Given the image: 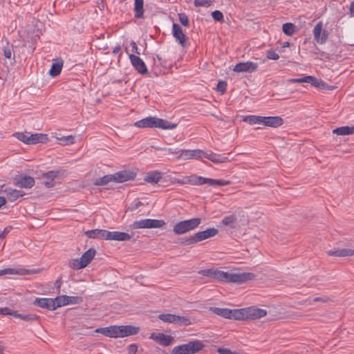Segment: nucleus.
I'll return each mask as SVG.
<instances>
[{"label": "nucleus", "instance_id": "nucleus-1", "mask_svg": "<svg viewBox=\"0 0 354 354\" xmlns=\"http://www.w3.org/2000/svg\"><path fill=\"white\" fill-rule=\"evenodd\" d=\"M212 279L227 283H242L255 278L252 272H230L214 269Z\"/></svg>", "mask_w": 354, "mask_h": 354}, {"label": "nucleus", "instance_id": "nucleus-2", "mask_svg": "<svg viewBox=\"0 0 354 354\" xmlns=\"http://www.w3.org/2000/svg\"><path fill=\"white\" fill-rule=\"evenodd\" d=\"M171 182L174 184L176 183L179 185L189 184L192 185H202L204 184H207L209 186H225L230 184V181L229 180L204 178L194 174L183 176L182 178H175L172 180Z\"/></svg>", "mask_w": 354, "mask_h": 354}, {"label": "nucleus", "instance_id": "nucleus-3", "mask_svg": "<svg viewBox=\"0 0 354 354\" xmlns=\"http://www.w3.org/2000/svg\"><path fill=\"white\" fill-rule=\"evenodd\" d=\"M109 337H124L136 335L139 331V328L133 326H111L105 328H99L95 330Z\"/></svg>", "mask_w": 354, "mask_h": 354}, {"label": "nucleus", "instance_id": "nucleus-4", "mask_svg": "<svg viewBox=\"0 0 354 354\" xmlns=\"http://www.w3.org/2000/svg\"><path fill=\"white\" fill-rule=\"evenodd\" d=\"M204 346L201 340L190 341L187 344L175 346L171 354H194L201 351Z\"/></svg>", "mask_w": 354, "mask_h": 354}, {"label": "nucleus", "instance_id": "nucleus-5", "mask_svg": "<svg viewBox=\"0 0 354 354\" xmlns=\"http://www.w3.org/2000/svg\"><path fill=\"white\" fill-rule=\"evenodd\" d=\"M201 223V219L200 218L185 220L177 223L174 226L173 231L176 234H183L196 229Z\"/></svg>", "mask_w": 354, "mask_h": 354}, {"label": "nucleus", "instance_id": "nucleus-6", "mask_svg": "<svg viewBox=\"0 0 354 354\" xmlns=\"http://www.w3.org/2000/svg\"><path fill=\"white\" fill-rule=\"evenodd\" d=\"M165 224L163 220L146 218L134 221L130 227L133 230L160 228Z\"/></svg>", "mask_w": 354, "mask_h": 354}, {"label": "nucleus", "instance_id": "nucleus-7", "mask_svg": "<svg viewBox=\"0 0 354 354\" xmlns=\"http://www.w3.org/2000/svg\"><path fill=\"white\" fill-rule=\"evenodd\" d=\"M266 315V310L261 308L249 307L239 309V320L260 319Z\"/></svg>", "mask_w": 354, "mask_h": 354}, {"label": "nucleus", "instance_id": "nucleus-8", "mask_svg": "<svg viewBox=\"0 0 354 354\" xmlns=\"http://www.w3.org/2000/svg\"><path fill=\"white\" fill-rule=\"evenodd\" d=\"M209 310L214 314L226 319H234L236 320H239V309H228L211 307Z\"/></svg>", "mask_w": 354, "mask_h": 354}, {"label": "nucleus", "instance_id": "nucleus-9", "mask_svg": "<svg viewBox=\"0 0 354 354\" xmlns=\"http://www.w3.org/2000/svg\"><path fill=\"white\" fill-rule=\"evenodd\" d=\"M56 308L69 304H79L83 301L82 297L60 295L55 298Z\"/></svg>", "mask_w": 354, "mask_h": 354}, {"label": "nucleus", "instance_id": "nucleus-10", "mask_svg": "<svg viewBox=\"0 0 354 354\" xmlns=\"http://www.w3.org/2000/svg\"><path fill=\"white\" fill-rule=\"evenodd\" d=\"M314 40L319 44H324L328 38V32L323 28V22L319 21L313 29Z\"/></svg>", "mask_w": 354, "mask_h": 354}, {"label": "nucleus", "instance_id": "nucleus-11", "mask_svg": "<svg viewBox=\"0 0 354 354\" xmlns=\"http://www.w3.org/2000/svg\"><path fill=\"white\" fill-rule=\"evenodd\" d=\"M0 314L3 315H12L16 318L21 319L26 322H33L39 319V316L35 314H20L10 310L9 308H0Z\"/></svg>", "mask_w": 354, "mask_h": 354}, {"label": "nucleus", "instance_id": "nucleus-12", "mask_svg": "<svg viewBox=\"0 0 354 354\" xmlns=\"http://www.w3.org/2000/svg\"><path fill=\"white\" fill-rule=\"evenodd\" d=\"M33 304L38 307L49 310H54L56 308L55 299L51 298H36Z\"/></svg>", "mask_w": 354, "mask_h": 354}, {"label": "nucleus", "instance_id": "nucleus-13", "mask_svg": "<svg viewBox=\"0 0 354 354\" xmlns=\"http://www.w3.org/2000/svg\"><path fill=\"white\" fill-rule=\"evenodd\" d=\"M136 174L131 170H122L113 174L114 182L124 183L127 180H133Z\"/></svg>", "mask_w": 354, "mask_h": 354}, {"label": "nucleus", "instance_id": "nucleus-14", "mask_svg": "<svg viewBox=\"0 0 354 354\" xmlns=\"http://www.w3.org/2000/svg\"><path fill=\"white\" fill-rule=\"evenodd\" d=\"M172 35L176 40L182 46H185L187 41V37L183 32L182 28L178 24L174 23L172 25Z\"/></svg>", "mask_w": 354, "mask_h": 354}, {"label": "nucleus", "instance_id": "nucleus-15", "mask_svg": "<svg viewBox=\"0 0 354 354\" xmlns=\"http://www.w3.org/2000/svg\"><path fill=\"white\" fill-rule=\"evenodd\" d=\"M202 150L195 149V150H189V149H180V152L178 153V156L177 159H182L184 160H190L194 158H201Z\"/></svg>", "mask_w": 354, "mask_h": 354}, {"label": "nucleus", "instance_id": "nucleus-16", "mask_svg": "<svg viewBox=\"0 0 354 354\" xmlns=\"http://www.w3.org/2000/svg\"><path fill=\"white\" fill-rule=\"evenodd\" d=\"M258 64L252 62H240L236 64L234 68L235 72H248L252 73L257 71Z\"/></svg>", "mask_w": 354, "mask_h": 354}, {"label": "nucleus", "instance_id": "nucleus-17", "mask_svg": "<svg viewBox=\"0 0 354 354\" xmlns=\"http://www.w3.org/2000/svg\"><path fill=\"white\" fill-rule=\"evenodd\" d=\"M129 57L133 66L138 73L141 74H146L147 73V68L145 62L138 56L130 54Z\"/></svg>", "mask_w": 354, "mask_h": 354}, {"label": "nucleus", "instance_id": "nucleus-18", "mask_svg": "<svg viewBox=\"0 0 354 354\" xmlns=\"http://www.w3.org/2000/svg\"><path fill=\"white\" fill-rule=\"evenodd\" d=\"M283 124V120L279 116H262V124L266 127L277 128Z\"/></svg>", "mask_w": 354, "mask_h": 354}, {"label": "nucleus", "instance_id": "nucleus-19", "mask_svg": "<svg viewBox=\"0 0 354 354\" xmlns=\"http://www.w3.org/2000/svg\"><path fill=\"white\" fill-rule=\"evenodd\" d=\"M15 185L20 188H31L35 185V180L28 176H19L15 179Z\"/></svg>", "mask_w": 354, "mask_h": 354}, {"label": "nucleus", "instance_id": "nucleus-20", "mask_svg": "<svg viewBox=\"0 0 354 354\" xmlns=\"http://www.w3.org/2000/svg\"><path fill=\"white\" fill-rule=\"evenodd\" d=\"M150 338L165 346L170 345L174 341L172 336L165 335L164 333H152Z\"/></svg>", "mask_w": 354, "mask_h": 354}, {"label": "nucleus", "instance_id": "nucleus-21", "mask_svg": "<svg viewBox=\"0 0 354 354\" xmlns=\"http://www.w3.org/2000/svg\"><path fill=\"white\" fill-rule=\"evenodd\" d=\"M290 82L293 83H302V82H306L310 84L312 86H325L324 84V82L317 79L316 77L313 76H306L302 78H296V79H290L289 80Z\"/></svg>", "mask_w": 354, "mask_h": 354}, {"label": "nucleus", "instance_id": "nucleus-22", "mask_svg": "<svg viewBox=\"0 0 354 354\" xmlns=\"http://www.w3.org/2000/svg\"><path fill=\"white\" fill-rule=\"evenodd\" d=\"M131 238V236L127 233L123 232H107V239L106 240H114V241H129Z\"/></svg>", "mask_w": 354, "mask_h": 354}, {"label": "nucleus", "instance_id": "nucleus-23", "mask_svg": "<svg viewBox=\"0 0 354 354\" xmlns=\"http://www.w3.org/2000/svg\"><path fill=\"white\" fill-rule=\"evenodd\" d=\"M156 117H147L135 122L134 125L138 128H156Z\"/></svg>", "mask_w": 354, "mask_h": 354}, {"label": "nucleus", "instance_id": "nucleus-24", "mask_svg": "<svg viewBox=\"0 0 354 354\" xmlns=\"http://www.w3.org/2000/svg\"><path fill=\"white\" fill-rule=\"evenodd\" d=\"M218 233V231L216 228H209L206 230L198 232L196 233V238L198 241H202L207 239L213 237Z\"/></svg>", "mask_w": 354, "mask_h": 354}, {"label": "nucleus", "instance_id": "nucleus-25", "mask_svg": "<svg viewBox=\"0 0 354 354\" xmlns=\"http://www.w3.org/2000/svg\"><path fill=\"white\" fill-rule=\"evenodd\" d=\"M107 232L106 230L95 229L92 230H88L85 232V234L88 238L90 239H97L106 240Z\"/></svg>", "mask_w": 354, "mask_h": 354}, {"label": "nucleus", "instance_id": "nucleus-26", "mask_svg": "<svg viewBox=\"0 0 354 354\" xmlns=\"http://www.w3.org/2000/svg\"><path fill=\"white\" fill-rule=\"evenodd\" d=\"M237 221V216L232 214L223 217V218L220 222V225L229 227L231 229H234L236 227Z\"/></svg>", "mask_w": 354, "mask_h": 354}, {"label": "nucleus", "instance_id": "nucleus-27", "mask_svg": "<svg viewBox=\"0 0 354 354\" xmlns=\"http://www.w3.org/2000/svg\"><path fill=\"white\" fill-rule=\"evenodd\" d=\"M5 193L8 199L10 201H15L19 197L24 195V192L20 190L13 189L9 187L5 188Z\"/></svg>", "mask_w": 354, "mask_h": 354}, {"label": "nucleus", "instance_id": "nucleus-28", "mask_svg": "<svg viewBox=\"0 0 354 354\" xmlns=\"http://www.w3.org/2000/svg\"><path fill=\"white\" fill-rule=\"evenodd\" d=\"M48 140L46 134L34 133L30 135L29 145H35L37 143H44Z\"/></svg>", "mask_w": 354, "mask_h": 354}, {"label": "nucleus", "instance_id": "nucleus-29", "mask_svg": "<svg viewBox=\"0 0 354 354\" xmlns=\"http://www.w3.org/2000/svg\"><path fill=\"white\" fill-rule=\"evenodd\" d=\"M96 251L93 248H90L86 252H85L82 256L81 257V260L82 261L83 263L85 264V266L86 267L91 261L93 260L95 255Z\"/></svg>", "mask_w": 354, "mask_h": 354}, {"label": "nucleus", "instance_id": "nucleus-30", "mask_svg": "<svg viewBox=\"0 0 354 354\" xmlns=\"http://www.w3.org/2000/svg\"><path fill=\"white\" fill-rule=\"evenodd\" d=\"M161 178V173L157 171H154L148 173L145 177V180L149 183H157Z\"/></svg>", "mask_w": 354, "mask_h": 354}, {"label": "nucleus", "instance_id": "nucleus-31", "mask_svg": "<svg viewBox=\"0 0 354 354\" xmlns=\"http://www.w3.org/2000/svg\"><path fill=\"white\" fill-rule=\"evenodd\" d=\"M333 133L339 136L354 134V127H341L333 130Z\"/></svg>", "mask_w": 354, "mask_h": 354}, {"label": "nucleus", "instance_id": "nucleus-32", "mask_svg": "<svg viewBox=\"0 0 354 354\" xmlns=\"http://www.w3.org/2000/svg\"><path fill=\"white\" fill-rule=\"evenodd\" d=\"M176 124L174 123H171L169 121L166 120L160 119L157 118L156 120V128H160L162 129H172L176 127Z\"/></svg>", "mask_w": 354, "mask_h": 354}, {"label": "nucleus", "instance_id": "nucleus-33", "mask_svg": "<svg viewBox=\"0 0 354 354\" xmlns=\"http://www.w3.org/2000/svg\"><path fill=\"white\" fill-rule=\"evenodd\" d=\"M143 0H135L134 13L135 17L140 19L143 17Z\"/></svg>", "mask_w": 354, "mask_h": 354}, {"label": "nucleus", "instance_id": "nucleus-34", "mask_svg": "<svg viewBox=\"0 0 354 354\" xmlns=\"http://www.w3.org/2000/svg\"><path fill=\"white\" fill-rule=\"evenodd\" d=\"M113 174L106 175L102 178H97L94 182L95 185L102 186L107 185L109 182H114Z\"/></svg>", "mask_w": 354, "mask_h": 354}, {"label": "nucleus", "instance_id": "nucleus-35", "mask_svg": "<svg viewBox=\"0 0 354 354\" xmlns=\"http://www.w3.org/2000/svg\"><path fill=\"white\" fill-rule=\"evenodd\" d=\"M154 149L157 151H167L168 154L175 156L176 158H178V153L180 152V149L178 147L171 146L169 147H154Z\"/></svg>", "mask_w": 354, "mask_h": 354}, {"label": "nucleus", "instance_id": "nucleus-36", "mask_svg": "<svg viewBox=\"0 0 354 354\" xmlns=\"http://www.w3.org/2000/svg\"><path fill=\"white\" fill-rule=\"evenodd\" d=\"M12 46H6L3 48V55L6 59L9 60V64L11 66L15 62V55L12 56Z\"/></svg>", "mask_w": 354, "mask_h": 354}, {"label": "nucleus", "instance_id": "nucleus-37", "mask_svg": "<svg viewBox=\"0 0 354 354\" xmlns=\"http://www.w3.org/2000/svg\"><path fill=\"white\" fill-rule=\"evenodd\" d=\"M62 62L53 63L49 72L50 75L52 77H56L59 75L62 68Z\"/></svg>", "mask_w": 354, "mask_h": 354}, {"label": "nucleus", "instance_id": "nucleus-38", "mask_svg": "<svg viewBox=\"0 0 354 354\" xmlns=\"http://www.w3.org/2000/svg\"><path fill=\"white\" fill-rule=\"evenodd\" d=\"M158 319L166 323L174 324L176 319V315L169 313H164L158 315Z\"/></svg>", "mask_w": 354, "mask_h": 354}, {"label": "nucleus", "instance_id": "nucleus-39", "mask_svg": "<svg viewBox=\"0 0 354 354\" xmlns=\"http://www.w3.org/2000/svg\"><path fill=\"white\" fill-rule=\"evenodd\" d=\"M175 324L187 326L191 325L192 322L189 316L176 315Z\"/></svg>", "mask_w": 354, "mask_h": 354}, {"label": "nucleus", "instance_id": "nucleus-40", "mask_svg": "<svg viewBox=\"0 0 354 354\" xmlns=\"http://www.w3.org/2000/svg\"><path fill=\"white\" fill-rule=\"evenodd\" d=\"M243 121L250 124H262V116L248 115L244 118Z\"/></svg>", "mask_w": 354, "mask_h": 354}, {"label": "nucleus", "instance_id": "nucleus-41", "mask_svg": "<svg viewBox=\"0 0 354 354\" xmlns=\"http://www.w3.org/2000/svg\"><path fill=\"white\" fill-rule=\"evenodd\" d=\"M68 266L74 270H80L85 268V264L83 263L81 259H72L69 261Z\"/></svg>", "mask_w": 354, "mask_h": 354}, {"label": "nucleus", "instance_id": "nucleus-42", "mask_svg": "<svg viewBox=\"0 0 354 354\" xmlns=\"http://www.w3.org/2000/svg\"><path fill=\"white\" fill-rule=\"evenodd\" d=\"M283 32L285 35L291 36L295 30V26L292 23H286L283 25Z\"/></svg>", "mask_w": 354, "mask_h": 354}, {"label": "nucleus", "instance_id": "nucleus-43", "mask_svg": "<svg viewBox=\"0 0 354 354\" xmlns=\"http://www.w3.org/2000/svg\"><path fill=\"white\" fill-rule=\"evenodd\" d=\"M210 160L214 163H221L230 161L227 157L214 153V155H210Z\"/></svg>", "mask_w": 354, "mask_h": 354}, {"label": "nucleus", "instance_id": "nucleus-44", "mask_svg": "<svg viewBox=\"0 0 354 354\" xmlns=\"http://www.w3.org/2000/svg\"><path fill=\"white\" fill-rule=\"evenodd\" d=\"M30 135V134L29 133L17 132L14 134V136L16 137L19 140L29 145Z\"/></svg>", "mask_w": 354, "mask_h": 354}, {"label": "nucleus", "instance_id": "nucleus-45", "mask_svg": "<svg viewBox=\"0 0 354 354\" xmlns=\"http://www.w3.org/2000/svg\"><path fill=\"white\" fill-rule=\"evenodd\" d=\"M36 272H37V271H30L28 270H24V272H19L15 271L14 269L6 268V269L0 270V276L5 274H19V273H20V274H30V273H36Z\"/></svg>", "mask_w": 354, "mask_h": 354}, {"label": "nucleus", "instance_id": "nucleus-46", "mask_svg": "<svg viewBox=\"0 0 354 354\" xmlns=\"http://www.w3.org/2000/svg\"><path fill=\"white\" fill-rule=\"evenodd\" d=\"M178 19L181 24L185 27H189V20L188 17L185 13H179Z\"/></svg>", "mask_w": 354, "mask_h": 354}, {"label": "nucleus", "instance_id": "nucleus-47", "mask_svg": "<svg viewBox=\"0 0 354 354\" xmlns=\"http://www.w3.org/2000/svg\"><path fill=\"white\" fill-rule=\"evenodd\" d=\"M212 3L210 0H194V1L196 7L203 6L207 8L212 5Z\"/></svg>", "mask_w": 354, "mask_h": 354}, {"label": "nucleus", "instance_id": "nucleus-48", "mask_svg": "<svg viewBox=\"0 0 354 354\" xmlns=\"http://www.w3.org/2000/svg\"><path fill=\"white\" fill-rule=\"evenodd\" d=\"M198 240L196 238V234L188 238H184L182 241V243L184 245H191L198 243Z\"/></svg>", "mask_w": 354, "mask_h": 354}, {"label": "nucleus", "instance_id": "nucleus-49", "mask_svg": "<svg viewBox=\"0 0 354 354\" xmlns=\"http://www.w3.org/2000/svg\"><path fill=\"white\" fill-rule=\"evenodd\" d=\"M212 17L215 21H223V15L219 10H215L212 13Z\"/></svg>", "mask_w": 354, "mask_h": 354}, {"label": "nucleus", "instance_id": "nucleus-50", "mask_svg": "<svg viewBox=\"0 0 354 354\" xmlns=\"http://www.w3.org/2000/svg\"><path fill=\"white\" fill-rule=\"evenodd\" d=\"M58 171H50L44 175V177L46 179L53 181L54 178L58 175Z\"/></svg>", "mask_w": 354, "mask_h": 354}, {"label": "nucleus", "instance_id": "nucleus-51", "mask_svg": "<svg viewBox=\"0 0 354 354\" xmlns=\"http://www.w3.org/2000/svg\"><path fill=\"white\" fill-rule=\"evenodd\" d=\"M342 253L340 254L341 257H351L354 256V250L349 248H344L341 249Z\"/></svg>", "mask_w": 354, "mask_h": 354}, {"label": "nucleus", "instance_id": "nucleus-52", "mask_svg": "<svg viewBox=\"0 0 354 354\" xmlns=\"http://www.w3.org/2000/svg\"><path fill=\"white\" fill-rule=\"evenodd\" d=\"M267 57L270 59L277 60L279 58V55L272 50L267 51Z\"/></svg>", "mask_w": 354, "mask_h": 354}, {"label": "nucleus", "instance_id": "nucleus-53", "mask_svg": "<svg viewBox=\"0 0 354 354\" xmlns=\"http://www.w3.org/2000/svg\"><path fill=\"white\" fill-rule=\"evenodd\" d=\"M227 84L224 81H219L217 84V91L221 92L222 93H225L226 90Z\"/></svg>", "mask_w": 354, "mask_h": 354}, {"label": "nucleus", "instance_id": "nucleus-54", "mask_svg": "<svg viewBox=\"0 0 354 354\" xmlns=\"http://www.w3.org/2000/svg\"><path fill=\"white\" fill-rule=\"evenodd\" d=\"M59 140L64 142L65 145L73 144L75 142V138L72 136H64Z\"/></svg>", "mask_w": 354, "mask_h": 354}, {"label": "nucleus", "instance_id": "nucleus-55", "mask_svg": "<svg viewBox=\"0 0 354 354\" xmlns=\"http://www.w3.org/2000/svg\"><path fill=\"white\" fill-rule=\"evenodd\" d=\"M214 269H204L198 272L199 274L212 277Z\"/></svg>", "mask_w": 354, "mask_h": 354}, {"label": "nucleus", "instance_id": "nucleus-56", "mask_svg": "<svg viewBox=\"0 0 354 354\" xmlns=\"http://www.w3.org/2000/svg\"><path fill=\"white\" fill-rule=\"evenodd\" d=\"M138 345L132 344L127 347L128 354H136L138 351Z\"/></svg>", "mask_w": 354, "mask_h": 354}, {"label": "nucleus", "instance_id": "nucleus-57", "mask_svg": "<svg viewBox=\"0 0 354 354\" xmlns=\"http://www.w3.org/2000/svg\"><path fill=\"white\" fill-rule=\"evenodd\" d=\"M144 205V203L141 201H136L134 203H132L131 206L129 207V209L130 211H134L139 208L140 206Z\"/></svg>", "mask_w": 354, "mask_h": 354}, {"label": "nucleus", "instance_id": "nucleus-58", "mask_svg": "<svg viewBox=\"0 0 354 354\" xmlns=\"http://www.w3.org/2000/svg\"><path fill=\"white\" fill-rule=\"evenodd\" d=\"M342 253L341 249H334L327 251V254L329 256H335V257H341L340 254Z\"/></svg>", "mask_w": 354, "mask_h": 354}, {"label": "nucleus", "instance_id": "nucleus-59", "mask_svg": "<svg viewBox=\"0 0 354 354\" xmlns=\"http://www.w3.org/2000/svg\"><path fill=\"white\" fill-rule=\"evenodd\" d=\"M12 229V226H8L5 227L3 232H0V239H3Z\"/></svg>", "mask_w": 354, "mask_h": 354}, {"label": "nucleus", "instance_id": "nucleus-60", "mask_svg": "<svg viewBox=\"0 0 354 354\" xmlns=\"http://www.w3.org/2000/svg\"><path fill=\"white\" fill-rule=\"evenodd\" d=\"M130 45L132 47V51L138 55H140V52L138 51V48L136 43L132 41H131Z\"/></svg>", "mask_w": 354, "mask_h": 354}, {"label": "nucleus", "instance_id": "nucleus-61", "mask_svg": "<svg viewBox=\"0 0 354 354\" xmlns=\"http://www.w3.org/2000/svg\"><path fill=\"white\" fill-rule=\"evenodd\" d=\"M328 301H329V299L328 297H315L313 299L314 302H317V301L327 302Z\"/></svg>", "mask_w": 354, "mask_h": 354}, {"label": "nucleus", "instance_id": "nucleus-62", "mask_svg": "<svg viewBox=\"0 0 354 354\" xmlns=\"http://www.w3.org/2000/svg\"><path fill=\"white\" fill-rule=\"evenodd\" d=\"M210 155H214V153L213 152L207 153V152H204L203 151H202L201 158L205 157L210 160Z\"/></svg>", "mask_w": 354, "mask_h": 354}, {"label": "nucleus", "instance_id": "nucleus-63", "mask_svg": "<svg viewBox=\"0 0 354 354\" xmlns=\"http://www.w3.org/2000/svg\"><path fill=\"white\" fill-rule=\"evenodd\" d=\"M62 279H58L57 280L55 281V283H54V286L57 288V289H59L61 286H62Z\"/></svg>", "mask_w": 354, "mask_h": 354}, {"label": "nucleus", "instance_id": "nucleus-64", "mask_svg": "<svg viewBox=\"0 0 354 354\" xmlns=\"http://www.w3.org/2000/svg\"><path fill=\"white\" fill-rule=\"evenodd\" d=\"M44 184L47 187H52L54 185L53 181L48 179L44 182Z\"/></svg>", "mask_w": 354, "mask_h": 354}]
</instances>
